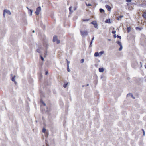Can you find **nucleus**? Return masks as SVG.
I'll use <instances>...</instances> for the list:
<instances>
[{"mask_svg": "<svg viewBox=\"0 0 146 146\" xmlns=\"http://www.w3.org/2000/svg\"><path fill=\"white\" fill-rule=\"evenodd\" d=\"M41 102L42 103L44 106H46V104L43 101H42V100H41Z\"/></svg>", "mask_w": 146, "mask_h": 146, "instance_id": "32", "label": "nucleus"}, {"mask_svg": "<svg viewBox=\"0 0 146 146\" xmlns=\"http://www.w3.org/2000/svg\"><path fill=\"white\" fill-rule=\"evenodd\" d=\"M32 32L33 33H34L35 32V31L34 30H33V31H32Z\"/></svg>", "mask_w": 146, "mask_h": 146, "instance_id": "51", "label": "nucleus"}, {"mask_svg": "<svg viewBox=\"0 0 146 146\" xmlns=\"http://www.w3.org/2000/svg\"><path fill=\"white\" fill-rule=\"evenodd\" d=\"M72 6H70L69 7V10L70 11V14H71L73 12V11L72 10Z\"/></svg>", "mask_w": 146, "mask_h": 146, "instance_id": "8", "label": "nucleus"}, {"mask_svg": "<svg viewBox=\"0 0 146 146\" xmlns=\"http://www.w3.org/2000/svg\"><path fill=\"white\" fill-rule=\"evenodd\" d=\"M105 22L106 23H111L110 19H108L105 20Z\"/></svg>", "mask_w": 146, "mask_h": 146, "instance_id": "11", "label": "nucleus"}, {"mask_svg": "<svg viewBox=\"0 0 146 146\" xmlns=\"http://www.w3.org/2000/svg\"><path fill=\"white\" fill-rule=\"evenodd\" d=\"M68 84V82L65 83L63 85V87L64 88H66Z\"/></svg>", "mask_w": 146, "mask_h": 146, "instance_id": "14", "label": "nucleus"}, {"mask_svg": "<svg viewBox=\"0 0 146 146\" xmlns=\"http://www.w3.org/2000/svg\"><path fill=\"white\" fill-rule=\"evenodd\" d=\"M40 58L41 59V60L42 61H43L44 60V59L43 57L42 56L41 54H40Z\"/></svg>", "mask_w": 146, "mask_h": 146, "instance_id": "25", "label": "nucleus"}, {"mask_svg": "<svg viewBox=\"0 0 146 146\" xmlns=\"http://www.w3.org/2000/svg\"><path fill=\"white\" fill-rule=\"evenodd\" d=\"M131 97L133 99H135V98L133 96V95H132V96H131Z\"/></svg>", "mask_w": 146, "mask_h": 146, "instance_id": "45", "label": "nucleus"}, {"mask_svg": "<svg viewBox=\"0 0 146 146\" xmlns=\"http://www.w3.org/2000/svg\"><path fill=\"white\" fill-rule=\"evenodd\" d=\"M43 44L44 47L45 48V49L47 50L48 48V44L47 40H44L43 42Z\"/></svg>", "mask_w": 146, "mask_h": 146, "instance_id": "2", "label": "nucleus"}, {"mask_svg": "<svg viewBox=\"0 0 146 146\" xmlns=\"http://www.w3.org/2000/svg\"><path fill=\"white\" fill-rule=\"evenodd\" d=\"M4 12H5V13L8 14L9 15H10L11 14V13L10 11L9 10H8L7 9H4Z\"/></svg>", "mask_w": 146, "mask_h": 146, "instance_id": "5", "label": "nucleus"}, {"mask_svg": "<svg viewBox=\"0 0 146 146\" xmlns=\"http://www.w3.org/2000/svg\"><path fill=\"white\" fill-rule=\"evenodd\" d=\"M126 1L127 2H131V0H126Z\"/></svg>", "mask_w": 146, "mask_h": 146, "instance_id": "39", "label": "nucleus"}, {"mask_svg": "<svg viewBox=\"0 0 146 146\" xmlns=\"http://www.w3.org/2000/svg\"><path fill=\"white\" fill-rule=\"evenodd\" d=\"M44 50V48L42 47H40V48H38L37 50V52H38L39 53H41V50Z\"/></svg>", "mask_w": 146, "mask_h": 146, "instance_id": "4", "label": "nucleus"}, {"mask_svg": "<svg viewBox=\"0 0 146 146\" xmlns=\"http://www.w3.org/2000/svg\"><path fill=\"white\" fill-rule=\"evenodd\" d=\"M46 129L45 128H43L42 130V132L43 133H45L46 131Z\"/></svg>", "mask_w": 146, "mask_h": 146, "instance_id": "26", "label": "nucleus"}, {"mask_svg": "<svg viewBox=\"0 0 146 146\" xmlns=\"http://www.w3.org/2000/svg\"><path fill=\"white\" fill-rule=\"evenodd\" d=\"M45 53H47V52H46V51H45Z\"/></svg>", "mask_w": 146, "mask_h": 146, "instance_id": "55", "label": "nucleus"}, {"mask_svg": "<svg viewBox=\"0 0 146 146\" xmlns=\"http://www.w3.org/2000/svg\"><path fill=\"white\" fill-rule=\"evenodd\" d=\"M89 84H87L86 86H89Z\"/></svg>", "mask_w": 146, "mask_h": 146, "instance_id": "49", "label": "nucleus"}, {"mask_svg": "<svg viewBox=\"0 0 146 146\" xmlns=\"http://www.w3.org/2000/svg\"><path fill=\"white\" fill-rule=\"evenodd\" d=\"M83 20L85 21H88L89 20V19H84Z\"/></svg>", "mask_w": 146, "mask_h": 146, "instance_id": "34", "label": "nucleus"}, {"mask_svg": "<svg viewBox=\"0 0 146 146\" xmlns=\"http://www.w3.org/2000/svg\"><path fill=\"white\" fill-rule=\"evenodd\" d=\"M93 42V41H91V42H90V46H91V44H92Z\"/></svg>", "mask_w": 146, "mask_h": 146, "instance_id": "40", "label": "nucleus"}, {"mask_svg": "<svg viewBox=\"0 0 146 146\" xmlns=\"http://www.w3.org/2000/svg\"><path fill=\"white\" fill-rule=\"evenodd\" d=\"M27 9H28L29 13L30 14V15L31 16L32 15V14L33 12V11L31 9H30L28 7H27Z\"/></svg>", "mask_w": 146, "mask_h": 146, "instance_id": "6", "label": "nucleus"}, {"mask_svg": "<svg viewBox=\"0 0 146 146\" xmlns=\"http://www.w3.org/2000/svg\"><path fill=\"white\" fill-rule=\"evenodd\" d=\"M99 53L97 52H96L94 54V56L95 57H97L99 56Z\"/></svg>", "mask_w": 146, "mask_h": 146, "instance_id": "13", "label": "nucleus"}, {"mask_svg": "<svg viewBox=\"0 0 146 146\" xmlns=\"http://www.w3.org/2000/svg\"><path fill=\"white\" fill-rule=\"evenodd\" d=\"M108 40L110 41L111 40V39H108Z\"/></svg>", "mask_w": 146, "mask_h": 146, "instance_id": "48", "label": "nucleus"}, {"mask_svg": "<svg viewBox=\"0 0 146 146\" xmlns=\"http://www.w3.org/2000/svg\"><path fill=\"white\" fill-rule=\"evenodd\" d=\"M100 12L102 13L104 12V10L100 8Z\"/></svg>", "mask_w": 146, "mask_h": 146, "instance_id": "21", "label": "nucleus"}, {"mask_svg": "<svg viewBox=\"0 0 146 146\" xmlns=\"http://www.w3.org/2000/svg\"><path fill=\"white\" fill-rule=\"evenodd\" d=\"M81 35L82 37H84L88 35V32L86 30L82 31L80 30Z\"/></svg>", "mask_w": 146, "mask_h": 146, "instance_id": "1", "label": "nucleus"}, {"mask_svg": "<svg viewBox=\"0 0 146 146\" xmlns=\"http://www.w3.org/2000/svg\"><path fill=\"white\" fill-rule=\"evenodd\" d=\"M67 71L68 72H70V70L69 68V66H67Z\"/></svg>", "mask_w": 146, "mask_h": 146, "instance_id": "31", "label": "nucleus"}, {"mask_svg": "<svg viewBox=\"0 0 146 146\" xmlns=\"http://www.w3.org/2000/svg\"><path fill=\"white\" fill-rule=\"evenodd\" d=\"M55 41L56 42V43L57 44L60 43V40L58 39L57 37L56 36H55Z\"/></svg>", "mask_w": 146, "mask_h": 146, "instance_id": "7", "label": "nucleus"}, {"mask_svg": "<svg viewBox=\"0 0 146 146\" xmlns=\"http://www.w3.org/2000/svg\"><path fill=\"white\" fill-rule=\"evenodd\" d=\"M94 36H93V38H92L91 40L93 41V40H94Z\"/></svg>", "mask_w": 146, "mask_h": 146, "instance_id": "43", "label": "nucleus"}, {"mask_svg": "<svg viewBox=\"0 0 146 146\" xmlns=\"http://www.w3.org/2000/svg\"><path fill=\"white\" fill-rule=\"evenodd\" d=\"M143 135H144L145 134V131L143 129Z\"/></svg>", "mask_w": 146, "mask_h": 146, "instance_id": "44", "label": "nucleus"}, {"mask_svg": "<svg viewBox=\"0 0 146 146\" xmlns=\"http://www.w3.org/2000/svg\"><path fill=\"white\" fill-rule=\"evenodd\" d=\"M67 66H69V64H70V62L68 60H67Z\"/></svg>", "mask_w": 146, "mask_h": 146, "instance_id": "30", "label": "nucleus"}, {"mask_svg": "<svg viewBox=\"0 0 146 146\" xmlns=\"http://www.w3.org/2000/svg\"><path fill=\"white\" fill-rule=\"evenodd\" d=\"M53 42H55V35L53 36Z\"/></svg>", "mask_w": 146, "mask_h": 146, "instance_id": "36", "label": "nucleus"}, {"mask_svg": "<svg viewBox=\"0 0 146 146\" xmlns=\"http://www.w3.org/2000/svg\"><path fill=\"white\" fill-rule=\"evenodd\" d=\"M127 97L131 96H132V94L131 93H129L127 95Z\"/></svg>", "mask_w": 146, "mask_h": 146, "instance_id": "22", "label": "nucleus"}, {"mask_svg": "<svg viewBox=\"0 0 146 146\" xmlns=\"http://www.w3.org/2000/svg\"><path fill=\"white\" fill-rule=\"evenodd\" d=\"M51 17H52V18H54V16H52V15H51Z\"/></svg>", "mask_w": 146, "mask_h": 146, "instance_id": "52", "label": "nucleus"}, {"mask_svg": "<svg viewBox=\"0 0 146 146\" xmlns=\"http://www.w3.org/2000/svg\"><path fill=\"white\" fill-rule=\"evenodd\" d=\"M5 12H4V10L3 11V15L4 17H5Z\"/></svg>", "mask_w": 146, "mask_h": 146, "instance_id": "41", "label": "nucleus"}, {"mask_svg": "<svg viewBox=\"0 0 146 146\" xmlns=\"http://www.w3.org/2000/svg\"><path fill=\"white\" fill-rule=\"evenodd\" d=\"M91 23L94 25L97 23L96 21H94L91 22Z\"/></svg>", "mask_w": 146, "mask_h": 146, "instance_id": "16", "label": "nucleus"}, {"mask_svg": "<svg viewBox=\"0 0 146 146\" xmlns=\"http://www.w3.org/2000/svg\"><path fill=\"white\" fill-rule=\"evenodd\" d=\"M43 146H44V145H43Z\"/></svg>", "mask_w": 146, "mask_h": 146, "instance_id": "56", "label": "nucleus"}, {"mask_svg": "<svg viewBox=\"0 0 146 146\" xmlns=\"http://www.w3.org/2000/svg\"><path fill=\"white\" fill-rule=\"evenodd\" d=\"M136 30L139 29V30H141V29L140 28H139L138 27H136Z\"/></svg>", "mask_w": 146, "mask_h": 146, "instance_id": "38", "label": "nucleus"}, {"mask_svg": "<svg viewBox=\"0 0 146 146\" xmlns=\"http://www.w3.org/2000/svg\"><path fill=\"white\" fill-rule=\"evenodd\" d=\"M15 76H14L13 77H12L11 78V80L12 81L14 82L15 83V84H16V82L15 81Z\"/></svg>", "mask_w": 146, "mask_h": 146, "instance_id": "12", "label": "nucleus"}, {"mask_svg": "<svg viewBox=\"0 0 146 146\" xmlns=\"http://www.w3.org/2000/svg\"><path fill=\"white\" fill-rule=\"evenodd\" d=\"M76 8H74V10H76Z\"/></svg>", "mask_w": 146, "mask_h": 146, "instance_id": "50", "label": "nucleus"}, {"mask_svg": "<svg viewBox=\"0 0 146 146\" xmlns=\"http://www.w3.org/2000/svg\"><path fill=\"white\" fill-rule=\"evenodd\" d=\"M84 62V59H81V61H80L81 63H83Z\"/></svg>", "mask_w": 146, "mask_h": 146, "instance_id": "27", "label": "nucleus"}, {"mask_svg": "<svg viewBox=\"0 0 146 146\" xmlns=\"http://www.w3.org/2000/svg\"><path fill=\"white\" fill-rule=\"evenodd\" d=\"M41 102L42 103L44 106H46V104L43 101H42V100H41Z\"/></svg>", "mask_w": 146, "mask_h": 146, "instance_id": "33", "label": "nucleus"}, {"mask_svg": "<svg viewBox=\"0 0 146 146\" xmlns=\"http://www.w3.org/2000/svg\"><path fill=\"white\" fill-rule=\"evenodd\" d=\"M145 68H146V65H145Z\"/></svg>", "mask_w": 146, "mask_h": 146, "instance_id": "54", "label": "nucleus"}, {"mask_svg": "<svg viewBox=\"0 0 146 146\" xmlns=\"http://www.w3.org/2000/svg\"><path fill=\"white\" fill-rule=\"evenodd\" d=\"M116 34H115V35H114V38H116Z\"/></svg>", "mask_w": 146, "mask_h": 146, "instance_id": "46", "label": "nucleus"}, {"mask_svg": "<svg viewBox=\"0 0 146 146\" xmlns=\"http://www.w3.org/2000/svg\"><path fill=\"white\" fill-rule=\"evenodd\" d=\"M94 27L96 29L98 28V25H97V23H96V24L94 25Z\"/></svg>", "mask_w": 146, "mask_h": 146, "instance_id": "24", "label": "nucleus"}, {"mask_svg": "<svg viewBox=\"0 0 146 146\" xmlns=\"http://www.w3.org/2000/svg\"><path fill=\"white\" fill-rule=\"evenodd\" d=\"M130 30H131V28H130L129 27H127V32L128 33L130 31Z\"/></svg>", "mask_w": 146, "mask_h": 146, "instance_id": "23", "label": "nucleus"}, {"mask_svg": "<svg viewBox=\"0 0 146 146\" xmlns=\"http://www.w3.org/2000/svg\"><path fill=\"white\" fill-rule=\"evenodd\" d=\"M116 31H114L112 32V33L113 34H115L116 33Z\"/></svg>", "mask_w": 146, "mask_h": 146, "instance_id": "37", "label": "nucleus"}, {"mask_svg": "<svg viewBox=\"0 0 146 146\" xmlns=\"http://www.w3.org/2000/svg\"><path fill=\"white\" fill-rule=\"evenodd\" d=\"M117 38H119L120 39H121V36H119L118 35H117Z\"/></svg>", "mask_w": 146, "mask_h": 146, "instance_id": "35", "label": "nucleus"}, {"mask_svg": "<svg viewBox=\"0 0 146 146\" xmlns=\"http://www.w3.org/2000/svg\"><path fill=\"white\" fill-rule=\"evenodd\" d=\"M40 94H42V91L41 90H40Z\"/></svg>", "mask_w": 146, "mask_h": 146, "instance_id": "47", "label": "nucleus"}, {"mask_svg": "<svg viewBox=\"0 0 146 146\" xmlns=\"http://www.w3.org/2000/svg\"><path fill=\"white\" fill-rule=\"evenodd\" d=\"M120 47L119 48V51H120L122 50V49L123 48V46H122V45H120Z\"/></svg>", "mask_w": 146, "mask_h": 146, "instance_id": "20", "label": "nucleus"}, {"mask_svg": "<svg viewBox=\"0 0 146 146\" xmlns=\"http://www.w3.org/2000/svg\"><path fill=\"white\" fill-rule=\"evenodd\" d=\"M99 71L100 72H103L104 69L102 68H99Z\"/></svg>", "mask_w": 146, "mask_h": 146, "instance_id": "10", "label": "nucleus"}, {"mask_svg": "<svg viewBox=\"0 0 146 146\" xmlns=\"http://www.w3.org/2000/svg\"><path fill=\"white\" fill-rule=\"evenodd\" d=\"M48 71H46L45 72V75H47L48 74Z\"/></svg>", "mask_w": 146, "mask_h": 146, "instance_id": "42", "label": "nucleus"}, {"mask_svg": "<svg viewBox=\"0 0 146 146\" xmlns=\"http://www.w3.org/2000/svg\"><path fill=\"white\" fill-rule=\"evenodd\" d=\"M105 7H106L107 9H108V11H110V10L111 9V7H110L108 5H106Z\"/></svg>", "mask_w": 146, "mask_h": 146, "instance_id": "9", "label": "nucleus"}, {"mask_svg": "<svg viewBox=\"0 0 146 146\" xmlns=\"http://www.w3.org/2000/svg\"><path fill=\"white\" fill-rule=\"evenodd\" d=\"M104 51H100L99 52V54H102L104 53Z\"/></svg>", "mask_w": 146, "mask_h": 146, "instance_id": "29", "label": "nucleus"}, {"mask_svg": "<svg viewBox=\"0 0 146 146\" xmlns=\"http://www.w3.org/2000/svg\"><path fill=\"white\" fill-rule=\"evenodd\" d=\"M142 6L144 7H146V1L145 3H143L142 5Z\"/></svg>", "mask_w": 146, "mask_h": 146, "instance_id": "18", "label": "nucleus"}, {"mask_svg": "<svg viewBox=\"0 0 146 146\" xmlns=\"http://www.w3.org/2000/svg\"><path fill=\"white\" fill-rule=\"evenodd\" d=\"M41 10V8L40 7H39L36 8L35 13L37 15H38L39 14L40 11Z\"/></svg>", "mask_w": 146, "mask_h": 146, "instance_id": "3", "label": "nucleus"}, {"mask_svg": "<svg viewBox=\"0 0 146 146\" xmlns=\"http://www.w3.org/2000/svg\"><path fill=\"white\" fill-rule=\"evenodd\" d=\"M143 17L145 18H146V13H144L142 15Z\"/></svg>", "mask_w": 146, "mask_h": 146, "instance_id": "17", "label": "nucleus"}, {"mask_svg": "<svg viewBox=\"0 0 146 146\" xmlns=\"http://www.w3.org/2000/svg\"><path fill=\"white\" fill-rule=\"evenodd\" d=\"M86 4L87 6H90L92 5L91 4H87V3L86 2Z\"/></svg>", "mask_w": 146, "mask_h": 146, "instance_id": "28", "label": "nucleus"}, {"mask_svg": "<svg viewBox=\"0 0 146 146\" xmlns=\"http://www.w3.org/2000/svg\"><path fill=\"white\" fill-rule=\"evenodd\" d=\"M84 85H82V87H84Z\"/></svg>", "mask_w": 146, "mask_h": 146, "instance_id": "53", "label": "nucleus"}, {"mask_svg": "<svg viewBox=\"0 0 146 146\" xmlns=\"http://www.w3.org/2000/svg\"><path fill=\"white\" fill-rule=\"evenodd\" d=\"M117 43L119 46L121 45V42L120 41H117L116 42Z\"/></svg>", "mask_w": 146, "mask_h": 146, "instance_id": "19", "label": "nucleus"}, {"mask_svg": "<svg viewBox=\"0 0 146 146\" xmlns=\"http://www.w3.org/2000/svg\"><path fill=\"white\" fill-rule=\"evenodd\" d=\"M123 17V16H122V15H121V16H118L117 19V20H121V19Z\"/></svg>", "mask_w": 146, "mask_h": 146, "instance_id": "15", "label": "nucleus"}]
</instances>
